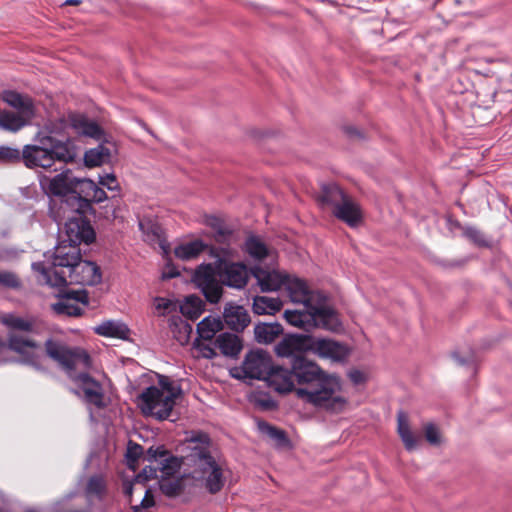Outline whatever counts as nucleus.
I'll list each match as a JSON object with an SVG mask.
<instances>
[{
	"label": "nucleus",
	"mask_w": 512,
	"mask_h": 512,
	"mask_svg": "<svg viewBox=\"0 0 512 512\" xmlns=\"http://www.w3.org/2000/svg\"><path fill=\"white\" fill-rule=\"evenodd\" d=\"M310 342V334H287L275 345V353L279 357L289 359L287 369H292L294 361L298 358L312 363L316 367V375L311 384L301 386L295 382L292 392L297 398L317 409L339 413L346 406V399L339 394L342 388L340 378L327 373L318 363L305 356L310 353Z\"/></svg>",
	"instance_id": "nucleus-1"
},
{
	"label": "nucleus",
	"mask_w": 512,
	"mask_h": 512,
	"mask_svg": "<svg viewBox=\"0 0 512 512\" xmlns=\"http://www.w3.org/2000/svg\"><path fill=\"white\" fill-rule=\"evenodd\" d=\"M316 367L301 358L294 361L292 369L272 364L270 355L263 350L249 351L239 368H235L232 376L237 379L264 380L267 385L280 394L293 391L295 382L299 385L311 384L315 377Z\"/></svg>",
	"instance_id": "nucleus-2"
},
{
	"label": "nucleus",
	"mask_w": 512,
	"mask_h": 512,
	"mask_svg": "<svg viewBox=\"0 0 512 512\" xmlns=\"http://www.w3.org/2000/svg\"><path fill=\"white\" fill-rule=\"evenodd\" d=\"M45 348L47 355L58 362L78 384L87 404L97 408L106 406L102 385L86 372L91 367V358L84 349L69 348L52 339L46 340Z\"/></svg>",
	"instance_id": "nucleus-3"
},
{
	"label": "nucleus",
	"mask_w": 512,
	"mask_h": 512,
	"mask_svg": "<svg viewBox=\"0 0 512 512\" xmlns=\"http://www.w3.org/2000/svg\"><path fill=\"white\" fill-rule=\"evenodd\" d=\"M210 253L217 258V272L212 264H202L195 270L193 282L203 293L206 300L215 304L222 297V285L242 289L247 284L249 272L242 263L224 262L222 260V257L229 254L228 248H221L217 253H215L214 248H210Z\"/></svg>",
	"instance_id": "nucleus-4"
},
{
	"label": "nucleus",
	"mask_w": 512,
	"mask_h": 512,
	"mask_svg": "<svg viewBox=\"0 0 512 512\" xmlns=\"http://www.w3.org/2000/svg\"><path fill=\"white\" fill-rule=\"evenodd\" d=\"M58 130H39L35 144L25 145L22 149L24 165L29 168H50L55 161L72 163L77 158V148L72 139L58 135Z\"/></svg>",
	"instance_id": "nucleus-5"
},
{
	"label": "nucleus",
	"mask_w": 512,
	"mask_h": 512,
	"mask_svg": "<svg viewBox=\"0 0 512 512\" xmlns=\"http://www.w3.org/2000/svg\"><path fill=\"white\" fill-rule=\"evenodd\" d=\"M187 460L193 467L192 477L201 481L210 494H216L225 485V476L222 466L211 455L210 436L202 431H192L186 438Z\"/></svg>",
	"instance_id": "nucleus-6"
},
{
	"label": "nucleus",
	"mask_w": 512,
	"mask_h": 512,
	"mask_svg": "<svg viewBox=\"0 0 512 512\" xmlns=\"http://www.w3.org/2000/svg\"><path fill=\"white\" fill-rule=\"evenodd\" d=\"M62 205V211L51 209V217L57 224L64 225L66 241L75 245L91 244L95 240V231L86 218L93 212L92 205L85 199L72 196Z\"/></svg>",
	"instance_id": "nucleus-7"
},
{
	"label": "nucleus",
	"mask_w": 512,
	"mask_h": 512,
	"mask_svg": "<svg viewBox=\"0 0 512 512\" xmlns=\"http://www.w3.org/2000/svg\"><path fill=\"white\" fill-rule=\"evenodd\" d=\"M32 269L37 274V281L40 284L51 287H63L67 284H78L82 286H93L101 282L102 275L100 268L92 261L81 258L73 264L68 272L46 268L42 262L32 263Z\"/></svg>",
	"instance_id": "nucleus-8"
},
{
	"label": "nucleus",
	"mask_w": 512,
	"mask_h": 512,
	"mask_svg": "<svg viewBox=\"0 0 512 512\" xmlns=\"http://www.w3.org/2000/svg\"><path fill=\"white\" fill-rule=\"evenodd\" d=\"M303 309L286 310L285 320L292 326L305 331L314 328L335 330L340 322L335 311L325 304L302 305Z\"/></svg>",
	"instance_id": "nucleus-9"
},
{
	"label": "nucleus",
	"mask_w": 512,
	"mask_h": 512,
	"mask_svg": "<svg viewBox=\"0 0 512 512\" xmlns=\"http://www.w3.org/2000/svg\"><path fill=\"white\" fill-rule=\"evenodd\" d=\"M1 98L14 110H0V128H23L33 124L37 116V108L29 96L5 90Z\"/></svg>",
	"instance_id": "nucleus-10"
},
{
	"label": "nucleus",
	"mask_w": 512,
	"mask_h": 512,
	"mask_svg": "<svg viewBox=\"0 0 512 512\" xmlns=\"http://www.w3.org/2000/svg\"><path fill=\"white\" fill-rule=\"evenodd\" d=\"M2 322L14 332L10 333L8 338V345L10 349L19 354H32L40 349L39 343L29 336L21 335L17 332H27L29 334H39L42 326L35 320H29L19 317L14 314H7L3 316Z\"/></svg>",
	"instance_id": "nucleus-11"
},
{
	"label": "nucleus",
	"mask_w": 512,
	"mask_h": 512,
	"mask_svg": "<svg viewBox=\"0 0 512 512\" xmlns=\"http://www.w3.org/2000/svg\"><path fill=\"white\" fill-rule=\"evenodd\" d=\"M176 393L162 391L157 386L147 387L138 397V406L145 416H153L157 420H166L175 405Z\"/></svg>",
	"instance_id": "nucleus-12"
},
{
	"label": "nucleus",
	"mask_w": 512,
	"mask_h": 512,
	"mask_svg": "<svg viewBox=\"0 0 512 512\" xmlns=\"http://www.w3.org/2000/svg\"><path fill=\"white\" fill-rule=\"evenodd\" d=\"M103 131L104 130H82L84 136L100 140L96 147L90 148L84 153V164L87 167L91 168L109 164L118 154V146L113 139L105 137L102 139Z\"/></svg>",
	"instance_id": "nucleus-13"
},
{
	"label": "nucleus",
	"mask_w": 512,
	"mask_h": 512,
	"mask_svg": "<svg viewBox=\"0 0 512 512\" xmlns=\"http://www.w3.org/2000/svg\"><path fill=\"white\" fill-rule=\"evenodd\" d=\"M310 353L330 363L344 364L350 356L351 349L347 344L333 338L311 335Z\"/></svg>",
	"instance_id": "nucleus-14"
},
{
	"label": "nucleus",
	"mask_w": 512,
	"mask_h": 512,
	"mask_svg": "<svg viewBox=\"0 0 512 512\" xmlns=\"http://www.w3.org/2000/svg\"><path fill=\"white\" fill-rule=\"evenodd\" d=\"M78 180L77 178H69L65 173L57 174L48 180L46 184L47 192L53 196L60 197L58 201H53L50 204V211L52 207L54 211H62V205L68 202L67 200L72 196L81 198L79 184L77 183Z\"/></svg>",
	"instance_id": "nucleus-15"
},
{
	"label": "nucleus",
	"mask_w": 512,
	"mask_h": 512,
	"mask_svg": "<svg viewBox=\"0 0 512 512\" xmlns=\"http://www.w3.org/2000/svg\"><path fill=\"white\" fill-rule=\"evenodd\" d=\"M290 301L294 304L315 305L327 303L326 295L321 291L310 290L305 281L287 276L284 286Z\"/></svg>",
	"instance_id": "nucleus-16"
},
{
	"label": "nucleus",
	"mask_w": 512,
	"mask_h": 512,
	"mask_svg": "<svg viewBox=\"0 0 512 512\" xmlns=\"http://www.w3.org/2000/svg\"><path fill=\"white\" fill-rule=\"evenodd\" d=\"M80 258L79 246L62 240L54 247V251L48 259V264L43 263L46 268H51V274L53 275L54 270L68 272Z\"/></svg>",
	"instance_id": "nucleus-17"
},
{
	"label": "nucleus",
	"mask_w": 512,
	"mask_h": 512,
	"mask_svg": "<svg viewBox=\"0 0 512 512\" xmlns=\"http://www.w3.org/2000/svg\"><path fill=\"white\" fill-rule=\"evenodd\" d=\"M149 462H157L162 477H173L179 472L182 460L171 454L164 446L150 447L145 455Z\"/></svg>",
	"instance_id": "nucleus-18"
},
{
	"label": "nucleus",
	"mask_w": 512,
	"mask_h": 512,
	"mask_svg": "<svg viewBox=\"0 0 512 512\" xmlns=\"http://www.w3.org/2000/svg\"><path fill=\"white\" fill-rule=\"evenodd\" d=\"M79 303H88L85 291H69L61 295L59 300L52 304V309L58 315L80 316L83 310Z\"/></svg>",
	"instance_id": "nucleus-19"
},
{
	"label": "nucleus",
	"mask_w": 512,
	"mask_h": 512,
	"mask_svg": "<svg viewBox=\"0 0 512 512\" xmlns=\"http://www.w3.org/2000/svg\"><path fill=\"white\" fill-rule=\"evenodd\" d=\"M251 274L256 279L262 292H271L281 289L288 276V274H282L276 270L265 269L259 265L252 268Z\"/></svg>",
	"instance_id": "nucleus-20"
},
{
	"label": "nucleus",
	"mask_w": 512,
	"mask_h": 512,
	"mask_svg": "<svg viewBox=\"0 0 512 512\" xmlns=\"http://www.w3.org/2000/svg\"><path fill=\"white\" fill-rule=\"evenodd\" d=\"M223 319L230 329L237 332L243 331L250 323L247 310L243 306L234 303L226 304Z\"/></svg>",
	"instance_id": "nucleus-21"
},
{
	"label": "nucleus",
	"mask_w": 512,
	"mask_h": 512,
	"mask_svg": "<svg viewBox=\"0 0 512 512\" xmlns=\"http://www.w3.org/2000/svg\"><path fill=\"white\" fill-rule=\"evenodd\" d=\"M332 213L337 219L345 222L350 227H356L362 219L359 206L350 197L346 198L336 209H333Z\"/></svg>",
	"instance_id": "nucleus-22"
},
{
	"label": "nucleus",
	"mask_w": 512,
	"mask_h": 512,
	"mask_svg": "<svg viewBox=\"0 0 512 512\" xmlns=\"http://www.w3.org/2000/svg\"><path fill=\"white\" fill-rule=\"evenodd\" d=\"M107 124L104 116L99 119H90L84 114L69 112L67 117L60 119L59 128H102Z\"/></svg>",
	"instance_id": "nucleus-23"
},
{
	"label": "nucleus",
	"mask_w": 512,
	"mask_h": 512,
	"mask_svg": "<svg viewBox=\"0 0 512 512\" xmlns=\"http://www.w3.org/2000/svg\"><path fill=\"white\" fill-rule=\"evenodd\" d=\"M97 335L126 340L129 337L130 329L122 321L106 320L93 328Z\"/></svg>",
	"instance_id": "nucleus-24"
},
{
	"label": "nucleus",
	"mask_w": 512,
	"mask_h": 512,
	"mask_svg": "<svg viewBox=\"0 0 512 512\" xmlns=\"http://www.w3.org/2000/svg\"><path fill=\"white\" fill-rule=\"evenodd\" d=\"M214 345L224 356L231 358L237 357L242 350V343L239 337L228 332L219 334Z\"/></svg>",
	"instance_id": "nucleus-25"
},
{
	"label": "nucleus",
	"mask_w": 512,
	"mask_h": 512,
	"mask_svg": "<svg viewBox=\"0 0 512 512\" xmlns=\"http://www.w3.org/2000/svg\"><path fill=\"white\" fill-rule=\"evenodd\" d=\"M79 184V193L81 195V199H85L89 202V205L92 203H101L107 199L106 192L96 185V183L89 179L78 180Z\"/></svg>",
	"instance_id": "nucleus-26"
},
{
	"label": "nucleus",
	"mask_w": 512,
	"mask_h": 512,
	"mask_svg": "<svg viewBox=\"0 0 512 512\" xmlns=\"http://www.w3.org/2000/svg\"><path fill=\"white\" fill-rule=\"evenodd\" d=\"M209 246L200 239L182 243L175 247L174 254L178 259L188 261L196 258Z\"/></svg>",
	"instance_id": "nucleus-27"
},
{
	"label": "nucleus",
	"mask_w": 512,
	"mask_h": 512,
	"mask_svg": "<svg viewBox=\"0 0 512 512\" xmlns=\"http://www.w3.org/2000/svg\"><path fill=\"white\" fill-rule=\"evenodd\" d=\"M319 200L321 205H328L336 209L348 196L335 183H329L322 186Z\"/></svg>",
	"instance_id": "nucleus-28"
},
{
	"label": "nucleus",
	"mask_w": 512,
	"mask_h": 512,
	"mask_svg": "<svg viewBox=\"0 0 512 512\" xmlns=\"http://www.w3.org/2000/svg\"><path fill=\"white\" fill-rule=\"evenodd\" d=\"M282 301L276 297L269 296H255L253 299V311L255 314L264 315L270 314L273 315L276 312L280 311L282 308Z\"/></svg>",
	"instance_id": "nucleus-29"
},
{
	"label": "nucleus",
	"mask_w": 512,
	"mask_h": 512,
	"mask_svg": "<svg viewBox=\"0 0 512 512\" xmlns=\"http://www.w3.org/2000/svg\"><path fill=\"white\" fill-rule=\"evenodd\" d=\"M281 333V326L277 323H260L254 328L255 339L260 343H271Z\"/></svg>",
	"instance_id": "nucleus-30"
},
{
	"label": "nucleus",
	"mask_w": 512,
	"mask_h": 512,
	"mask_svg": "<svg viewBox=\"0 0 512 512\" xmlns=\"http://www.w3.org/2000/svg\"><path fill=\"white\" fill-rule=\"evenodd\" d=\"M398 433L403 441L405 448L408 451H412L417 447L418 439L411 432L408 424V420L403 412L398 413Z\"/></svg>",
	"instance_id": "nucleus-31"
},
{
	"label": "nucleus",
	"mask_w": 512,
	"mask_h": 512,
	"mask_svg": "<svg viewBox=\"0 0 512 512\" xmlns=\"http://www.w3.org/2000/svg\"><path fill=\"white\" fill-rule=\"evenodd\" d=\"M222 328V323L219 319L205 317L197 325V333L202 340H211L216 332Z\"/></svg>",
	"instance_id": "nucleus-32"
},
{
	"label": "nucleus",
	"mask_w": 512,
	"mask_h": 512,
	"mask_svg": "<svg viewBox=\"0 0 512 512\" xmlns=\"http://www.w3.org/2000/svg\"><path fill=\"white\" fill-rule=\"evenodd\" d=\"M159 487L167 497H175L184 490V479L183 477H162L159 481Z\"/></svg>",
	"instance_id": "nucleus-33"
},
{
	"label": "nucleus",
	"mask_w": 512,
	"mask_h": 512,
	"mask_svg": "<svg viewBox=\"0 0 512 512\" xmlns=\"http://www.w3.org/2000/svg\"><path fill=\"white\" fill-rule=\"evenodd\" d=\"M245 251L256 260H261L268 255L267 246L256 236L247 238L245 241Z\"/></svg>",
	"instance_id": "nucleus-34"
},
{
	"label": "nucleus",
	"mask_w": 512,
	"mask_h": 512,
	"mask_svg": "<svg viewBox=\"0 0 512 512\" xmlns=\"http://www.w3.org/2000/svg\"><path fill=\"white\" fill-rule=\"evenodd\" d=\"M258 427L263 434H266L268 437L273 439L278 445L283 446L288 443L286 433L283 430L264 421L259 422Z\"/></svg>",
	"instance_id": "nucleus-35"
},
{
	"label": "nucleus",
	"mask_w": 512,
	"mask_h": 512,
	"mask_svg": "<svg viewBox=\"0 0 512 512\" xmlns=\"http://www.w3.org/2000/svg\"><path fill=\"white\" fill-rule=\"evenodd\" d=\"M208 225L215 230V241L221 244H228L232 237V232L216 217H211L208 220Z\"/></svg>",
	"instance_id": "nucleus-36"
},
{
	"label": "nucleus",
	"mask_w": 512,
	"mask_h": 512,
	"mask_svg": "<svg viewBox=\"0 0 512 512\" xmlns=\"http://www.w3.org/2000/svg\"><path fill=\"white\" fill-rule=\"evenodd\" d=\"M201 303L202 302L199 298L189 296L180 307L181 313L183 315H187L191 320H195L202 313Z\"/></svg>",
	"instance_id": "nucleus-37"
},
{
	"label": "nucleus",
	"mask_w": 512,
	"mask_h": 512,
	"mask_svg": "<svg viewBox=\"0 0 512 512\" xmlns=\"http://www.w3.org/2000/svg\"><path fill=\"white\" fill-rule=\"evenodd\" d=\"M106 491V483L102 476L94 475L88 480L86 486V494L88 496H96L98 499H102Z\"/></svg>",
	"instance_id": "nucleus-38"
},
{
	"label": "nucleus",
	"mask_w": 512,
	"mask_h": 512,
	"mask_svg": "<svg viewBox=\"0 0 512 512\" xmlns=\"http://www.w3.org/2000/svg\"><path fill=\"white\" fill-rule=\"evenodd\" d=\"M463 235L472 243L480 247H488L489 242L482 231L474 226H464L462 228Z\"/></svg>",
	"instance_id": "nucleus-39"
},
{
	"label": "nucleus",
	"mask_w": 512,
	"mask_h": 512,
	"mask_svg": "<svg viewBox=\"0 0 512 512\" xmlns=\"http://www.w3.org/2000/svg\"><path fill=\"white\" fill-rule=\"evenodd\" d=\"M139 227L142 230L143 234L147 236V238L151 241H159L160 246L164 249V243L162 241V229L157 223L152 222H140Z\"/></svg>",
	"instance_id": "nucleus-40"
},
{
	"label": "nucleus",
	"mask_w": 512,
	"mask_h": 512,
	"mask_svg": "<svg viewBox=\"0 0 512 512\" xmlns=\"http://www.w3.org/2000/svg\"><path fill=\"white\" fill-rule=\"evenodd\" d=\"M23 162L22 150L10 146H0V162L15 164Z\"/></svg>",
	"instance_id": "nucleus-41"
},
{
	"label": "nucleus",
	"mask_w": 512,
	"mask_h": 512,
	"mask_svg": "<svg viewBox=\"0 0 512 512\" xmlns=\"http://www.w3.org/2000/svg\"><path fill=\"white\" fill-rule=\"evenodd\" d=\"M142 454H143L142 446L137 443H134L132 441H129L128 447H127V452H126L127 465L130 468L134 469L135 464L137 463L138 459L142 456Z\"/></svg>",
	"instance_id": "nucleus-42"
},
{
	"label": "nucleus",
	"mask_w": 512,
	"mask_h": 512,
	"mask_svg": "<svg viewBox=\"0 0 512 512\" xmlns=\"http://www.w3.org/2000/svg\"><path fill=\"white\" fill-rule=\"evenodd\" d=\"M99 184L112 192H119L120 190L118 180L113 173L99 176Z\"/></svg>",
	"instance_id": "nucleus-43"
},
{
	"label": "nucleus",
	"mask_w": 512,
	"mask_h": 512,
	"mask_svg": "<svg viewBox=\"0 0 512 512\" xmlns=\"http://www.w3.org/2000/svg\"><path fill=\"white\" fill-rule=\"evenodd\" d=\"M194 347L201 353L204 358L212 359L217 355L215 346L213 347L211 344L203 343L199 340V338L195 339Z\"/></svg>",
	"instance_id": "nucleus-44"
},
{
	"label": "nucleus",
	"mask_w": 512,
	"mask_h": 512,
	"mask_svg": "<svg viewBox=\"0 0 512 512\" xmlns=\"http://www.w3.org/2000/svg\"><path fill=\"white\" fill-rule=\"evenodd\" d=\"M0 284L9 288H17L20 286L19 279L12 272H0Z\"/></svg>",
	"instance_id": "nucleus-45"
},
{
	"label": "nucleus",
	"mask_w": 512,
	"mask_h": 512,
	"mask_svg": "<svg viewBox=\"0 0 512 512\" xmlns=\"http://www.w3.org/2000/svg\"><path fill=\"white\" fill-rule=\"evenodd\" d=\"M425 437L427 441L432 445H438L440 443V434L438 428L429 423L425 426Z\"/></svg>",
	"instance_id": "nucleus-46"
},
{
	"label": "nucleus",
	"mask_w": 512,
	"mask_h": 512,
	"mask_svg": "<svg viewBox=\"0 0 512 512\" xmlns=\"http://www.w3.org/2000/svg\"><path fill=\"white\" fill-rule=\"evenodd\" d=\"M154 497L149 489L145 490V495L139 505L132 506L134 512H142L144 509L154 506Z\"/></svg>",
	"instance_id": "nucleus-47"
},
{
	"label": "nucleus",
	"mask_w": 512,
	"mask_h": 512,
	"mask_svg": "<svg viewBox=\"0 0 512 512\" xmlns=\"http://www.w3.org/2000/svg\"><path fill=\"white\" fill-rule=\"evenodd\" d=\"M158 468L152 466H146L137 476V482H144L149 479L157 477Z\"/></svg>",
	"instance_id": "nucleus-48"
},
{
	"label": "nucleus",
	"mask_w": 512,
	"mask_h": 512,
	"mask_svg": "<svg viewBox=\"0 0 512 512\" xmlns=\"http://www.w3.org/2000/svg\"><path fill=\"white\" fill-rule=\"evenodd\" d=\"M348 376H349V379L354 383V384H361L365 381V375L362 371L360 370H357V369H354V370H351L349 373H348Z\"/></svg>",
	"instance_id": "nucleus-49"
},
{
	"label": "nucleus",
	"mask_w": 512,
	"mask_h": 512,
	"mask_svg": "<svg viewBox=\"0 0 512 512\" xmlns=\"http://www.w3.org/2000/svg\"><path fill=\"white\" fill-rule=\"evenodd\" d=\"M133 484L131 482H125L123 484V493L125 496L131 498L133 494Z\"/></svg>",
	"instance_id": "nucleus-50"
},
{
	"label": "nucleus",
	"mask_w": 512,
	"mask_h": 512,
	"mask_svg": "<svg viewBox=\"0 0 512 512\" xmlns=\"http://www.w3.org/2000/svg\"><path fill=\"white\" fill-rule=\"evenodd\" d=\"M160 386L159 387L162 391H168L170 390V392H175L174 391V387L173 385L168 381V380H160Z\"/></svg>",
	"instance_id": "nucleus-51"
},
{
	"label": "nucleus",
	"mask_w": 512,
	"mask_h": 512,
	"mask_svg": "<svg viewBox=\"0 0 512 512\" xmlns=\"http://www.w3.org/2000/svg\"><path fill=\"white\" fill-rule=\"evenodd\" d=\"M452 356L460 365H465L471 361V359H464L462 357H459L458 353H456V352L453 353Z\"/></svg>",
	"instance_id": "nucleus-52"
},
{
	"label": "nucleus",
	"mask_w": 512,
	"mask_h": 512,
	"mask_svg": "<svg viewBox=\"0 0 512 512\" xmlns=\"http://www.w3.org/2000/svg\"><path fill=\"white\" fill-rule=\"evenodd\" d=\"M80 2H81L80 0H66L64 2V5H78V4H80Z\"/></svg>",
	"instance_id": "nucleus-53"
},
{
	"label": "nucleus",
	"mask_w": 512,
	"mask_h": 512,
	"mask_svg": "<svg viewBox=\"0 0 512 512\" xmlns=\"http://www.w3.org/2000/svg\"><path fill=\"white\" fill-rule=\"evenodd\" d=\"M261 405L263 407L270 408V407L274 406V402L271 401V400H268V401H265V402H261Z\"/></svg>",
	"instance_id": "nucleus-54"
},
{
	"label": "nucleus",
	"mask_w": 512,
	"mask_h": 512,
	"mask_svg": "<svg viewBox=\"0 0 512 512\" xmlns=\"http://www.w3.org/2000/svg\"><path fill=\"white\" fill-rule=\"evenodd\" d=\"M346 131H347L349 137H353V136L359 134V130L350 129V130H346Z\"/></svg>",
	"instance_id": "nucleus-55"
},
{
	"label": "nucleus",
	"mask_w": 512,
	"mask_h": 512,
	"mask_svg": "<svg viewBox=\"0 0 512 512\" xmlns=\"http://www.w3.org/2000/svg\"><path fill=\"white\" fill-rule=\"evenodd\" d=\"M160 300H161L163 303H160V304L158 305V307H163L164 309H167V307H168V301H167V300H165L164 298H161Z\"/></svg>",
	"instance_id": "nucleus-56"
},
{
	"label": "nucleus",
	"mask_w": 512,
	"mask_h": 512,
	"mask_svg": "<svg viewBox=\"0 0 512 512\" xmlns=\"http://www.w3.org/2000/svg\"><path fill=\"white\" fill-rule=\"evenodd\" d=\"M184 330H185V332L187 333V336H188L189 333L191 332L192 328H191V326L189 324L186 323L184 325Z\"/></svg>",
	"instance_id": "nucleus-57"
},
{
	"label": "nucleus",
	"mask_w": 512,
	"mask_h": 512,
	"mask_svg": "<svg viewBox=\"0 0 512 512\" xmlns=\"http://www.w3.org/2000/svg\"><path fill=\"white\" fill-rule=\"evenodd\" d=\"M178 275H179V272L170 273L169 277L172 278V277H175V276H178Z\"/></svg>",
	"instance_id": "nucleus-58"
},
{
	"label": "nucleus",
	"mask_w": 512,
	"mask_h": 512,
	"mask_svg": "<svg viewBox=\"0 0 512 512\" xmlns=\"http://www.w3.org/2000/svg\"><path fill=\"white\" fill-rule=\"evenodd\" d=\"M0 512H7V511L0 506Z\"/></svg>",
	"instance_id": "nucleus-59"
},
{
	"label": "nucleus",
	"mask_w": 512,
	"mask_h": 512,
	"mask_svg": "<svg viewBox=\"0 0 512 512\" xmlns=\"http://www.w3.org/2000/svg\"><path fill=\"white\" fill-rule=\"evenodd\" d=\"M136 122H137V124H138V125H141V126H142V125H144L143 123H141V122H140V121H138V120H137Z\"/></svg>",
	"instance_id": "nucleus-60"
},
{
	"label": "nucleus",
	"mask_w": 512,
	"mask_h": 512,
	"mask_svg": "<svg viewBox=\"0 0 512 512\" xmlns=\"http://www.w3.org/2000/svg\"><path fill=\"white\" fill-rule=\"evenodd\" d=\"M26 512H36L35 510L29 509Z\"/></svg>",
	"instance_id": "nucleus-61"
}]
</instances>
